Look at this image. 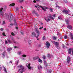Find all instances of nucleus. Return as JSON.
I'll return each instance as SVG.
<instances>
[{"instance_id": "nucleus-1", "label": "nucleus", "mask_w": 73, "mask_h": 73, "mask_svg": "<svg viewBox=\"0 0 73 73\" xmlns=\"http://www.w3.org/2000/svg\"><path fill=\"white\" fill-rule=\"evenodd\" d=\"M19 68H20L19 69V72L20 73H23L24 72H25V71L24 70V67L22 65H20L19 66Z\"/></svg>"}, {"instance_id": "nucleus-2", "label": "nucleus", "mask_w": 73, "mask_h": 73, "mask_svg": "<svg viewBox=\"0 0 73 73\" xmlns=\"http://www.w3.org/2000/svg\"><path fill=\"white\" fill-rule=\"evenodd\" d=\"M19 68H20L19 69V72L20 73H23L24 72H25V71L24 70V67L22 65H20L19 66Z\"/></svg>"}, {"instance_id": "nucleus-3", "label": "nucleus", "mask_w": 73, "mask_h": 73, "mask_svg": "<svg viewBox=\"0 0 73 73\" xmlns=\"http://www.w3.org/2000/svg\"><path fill=\"white\" fill-rule=\"evenodd\" d=\"M53 44L55 45L56 46V48H57L58 46H59V43L58 42H56L54 41L52 42Z\"/></svg>"}, {"instance_id": "nucleus-4", "label": "nucleus", "mask_w": 73, "mask_h": 73, "mask_svg": "<svg viewBox=\"0 0 73 73\" xmlns=\"http://www.w3.org/2000/svg\"><path fill=\"white\" fill-rule=\"evenodd\" d=\"M35 31L38 34L37 35V36H36V38H38V37L39 36V35H40V34L39 33V31H38V28H35Z\"/></svg>"}, {"instance_id": "nucleus-5", "label": "nucleus", "mask_w": 73, "mask_h": 73, "mask_svg": "<svg viewBox=\"0 0 73 73\" xmlns=\"http://www.w3.org/2000/svg\"><path fill=\"white\" fill-rule=\"evenodd\" d=\"M50 45V44L49 42H48V41L46 42V48H47V49H49V48Z\"/></svg>"}, {"instance_id": "nucleus-6", "label": "nucleus", "mask_w": 73, "mask_h": 73, "mask_svg": "<svg viewBox=\"0 0 73 73\" xmlns=\"http://www.w3.org/2000/svg\"><path fill=\"white\" fill-rule=\"evenodd\" d=\"M67 62L68 63H69L70 61H71V58H70V57L69 56H68L67 57Z\"/></svg>"}, {"instance_id": "nucleus-7", "label": "nucleus", "mask_w": 73, "mask_h": 73, "mask_svg": "<svg viewBox=\"0 0 73 73\" xmlns=\"http://www.w3.org/2000/svg\"><path fill=\"white\" fill-rule=\"evenodd\" d=\"M27 67L28 68V69H29L30 70H31V69L33 70V68H32L31 67V64L30 63L29 64L28 66H27Z\"/></svg>"}, {"instance_id": "nucleus-8", "label": "nucleus", "mask_w": 73, "mask_h": 73, "mask_svg": "<svg viewBox=\"0 0 73 73\" xmlns=\"http://www.w3.org/2000/svg\"><path fill=\"white\" fill-rule=\"evenodd\" d=\"M62 12L64 13H65V14H67V15H68V13H69V11L66 10H63Z\"/></svg>"}, {"instance_id": "nucleus-9", "label": "nucleus", "mask_w": 73, "mask_h": 73, "mask_svg": "<svg viewBox=\"0 0 73 73\" xmlns=\"http://www.w3.org/2000/svg\"><path fill=\"white\" fill-rule=\"evenodd\" d=\"M37 7H38V8H42V9L44 11H46V9H44V7H42L41 6H40L38 5L37 6Z\"/></svg>"}, {"instance_id": "nucleus-10", "label": "nucleus", "mask_w": 73, "mask_h": 73, "mask_svg": "<svg viewBox=\"0 0 73 73\" xmlns=\"http://www.w3.org/2000/svg\"><path fill=\"white\" fill-rule=\"evenodd\" d=\"M31 36L32 37H33V36L36 37V34H35V32H33L32 33V35H31Z\"/></svg>"}, {"instance_id": "nucleus-11", "label": "nucleus", "mask_w": 73, "mask_h": 73, "mask_svg": "<svg viewBox=\"0 0 73 73\" xmlns=\"http://www.w3.org/2000/svg\"><path fill=\"white\" fill-rule=\"evenodd\" d=\"M48 17L49 19H52L53 20H54V18H53V17H52V15H51L50 14V15H49L48 16Z\"/></svg>"}, {"instance_id": "nucleus-12", "label": "nucleus", "mask_w": 73, "mask_h": 73, "mask_svg": "<svg viewBox=\"0 0 73 73\" xmlns=\"http://www.w3.org/2000/svg\"><path fill=\"white\" fill-rule=\"evenodd\" d=\"M71 50H72V49L70 48H69L68 50V52L69 54H72V53H71Z\"/></svg>"}, {"instance_id": "nucleus-13", "label": "nucleus", "mask_w": 73, "mask_h": 73, "mask_svg": "<svg viewBox=\"0 0 73 73\" xmlns=\"http://www.w3.org/2000/svg\"><path fill=\"white\" fill-rule=\"evenodd\" d=\"M38 58H39L38 56L34 57L33 58V60H37V59H38Z\"/></svg>"}, {"instance_id": "nucleus-14", "label": "nucleus", "mask_w": 73, "mask_h": 73, "mask_svg": "<svg viewBox=\"0 0 73 73\" xmlns=\"http://www.w3.org/2000/svg\"><path fill=\"white\" fill-rule=\"evenodd\" d=\"M6 53V51H4V52L2 53V55L3 56V57H5V54Z\"/></svg>"}, {"instance_id": "nucleus-15", "label": "nucleus", "mask_w": 73, "mask_h": 73, "mask_svg": "<svg viewBox=\"0 0 73 73\" xmlns=\"http://www.w3.org/2000/svg\"><path fill=\"white\" fill-rule=\"evenodd\" d=\"M69 36L70 37H72L73 36V34H72V33L70 32V34H69Z\"/></svg>"}, {"instance_id": "nucleus-16", "label": "nucleus", "mask_w": 73, "mask_h": 73, "mask_svg": "<svg viewBox=\"0 0 73 73\" xmlns=\"http://www.w3.org/2000/svg\"><path fill=\"white\" fill-rule=\"evenodd\" d=\"M14 5H15V3H13L10 5V7H13V6H14Z\"/></svg>"}, {"instance_id": "nucleus-17", "label": "nucleus", "mask_w": 73, "mask_h": 73, "mask_svg": "<svg viewBox=\"0 0 73 73\" xmlns=\"http://www.w3.org/2000/svg\"><path fill=\"white\" fill-rule=\"evenodd\" d=\"M44 19L47 21V22H48L50 21V19H49V18H48V19H46V18H44Z\"/></svg>"}, {"instance_id": "nucleus-18", "label": "nucleus", "mask_w": 73, "mask_h": 73, "mask_svg": "<svg viewBox=\"0 0 73 73\" xmlns=\"http://www.w3.org/2000/svg\"><path fill=\"white\" fill-rule=\"evenodd\" d=\"M38 62H41L42 63V60L41 59H40V58L38 59Z\"/></svg>"}, {"instance_id": "nucleus-19", "label": "nucleus", "mask_w": 73, "mask_h": 73, "mask_svg": "<svg viewBox=\"0 0 73 73\" xmlns=\"http://www.w3.org/2000/svg\"><path fill=\"white\" fill-rule=\"evenodd\" d=\"M14 24L15 25H17V23H16V19H14Z\"/></svg>"}, {"instance_id": "nucleus-20", "label": "nucleus", "mask_w": 73, "mask_h": 73, "mask_svg": "<svg viewBox=\"0 0 73 73\" xmlns=\"http://www.w3.org/2000/svg\"><path fill=\"white\" fill-rule=\"evenodd\" d=\"M3 68L4 69V71L6 72V73H7V70L6 68H5V67L3 66Z\"/></svg>"}, {"instance_id": "nucleus-21", "label": "nucleus", "mask_w": 73, "mask_h": 73, "mask_svg": "<svg viewBox=\"0 0 73 73\" xmlns=\"http://www.w3.org/2000/svg\"><path fill=\"white\" fill-rule=\"evenodd\" d=\"M28 43L30 45H31V44H32V42L31 41V40H29Z\"/></svg>"}, {"instance_id": "nucleus-22", "label": "nucleus", "mask_w": 73, "mask_h": 73, "mask_svg": "<svg viewBox=\"0 0 73 73\" xmlns=\"http://www.w3.org/2000/svg\"><path fill=\"white\" fill-rule=\"evenodd\" d=\"M12 17H13V16H12V15H11V16H10V18L9 19V21L10 22H11V21L12 20V19H11V18Z\"/></svg>"}, {"instance_id": "nucleus-23", "label": "nucleus", "mask_w": 73, "mask_h": 73, "mask_svg": "<svg viewBox=\"0 0 73 73\" xmlns=\"http://www.w3.org/2000/svg\"><path fill=\"white\" fill-rule=\"evenodd\" d=\"M3 8H1V9H0V13H1V12L3 11Z\"/></svg>"}, {"instance_id": "nucleus-24", "label": "nucleus", "mask_w": 73, "mask_h": 73, "mask_svg": "<svg viewBox=\"0 0 73 73\" xmlns=\"http://www.w3.org/2000/svg\"><path fill=\"white\" fill-rule=\"evenodd\" d=\"M19 3H21L24 2V0H19Z\"/></svg>"}, {"instance_id": "nucleus-25", "label": "nucleus", "mask_w": 73, "mask_h": 73, "mask_svg": "<svg viewBox=\"0 0 73 73\" xmlns=\"http://www.w3.org/2000/svg\"><path fill=\"white\" fill-rule=\"evenodd\" d=\"M56 39H57V37H56V36L53 37V40H56Z\"/></svg>"}, {"instance_id": "nucleus-26", "label": "nucleus", "mask_w": 73, "mask_h": 73, "mask_svg": "<svg viewBox=\"0 0 73 73\" xmlns=\"http://www.w3.org/2000/svg\"><path fill=\"white\" fill-rule=\"evenodd\" d=\"M67 27V28H72V26L70 25H68Z\"/></svg>"}, {"instance_id": "nucleus-27", "label": "nucleus", "mask_w": 73, "mask_h": 73, "mask_svg": "<svg viewBox=\"0 0 73 73\" xmlns=\"http://www.w3.org/2000/svg\"><path fill=\"white\" fill-rule=\"evenodd\" d=\"M52 73V70H49V72H47V73Z\"/></svg>"}, {"instance_id": "nucleus-28", "label": "nucleus", "mask_w": 73, "mask_h": 73, "mask_svg": "<svg viewBox=\"0 0 73 73\" xmlns=\"http://www.w3.org/2000/svg\"><path fill=\"white\" fill-rule=\"evenodd\" d=\"M2 35L4 36H6V35H5V33L4 32H3V33Z\"/></svg>"}, {"instance_id": "nucleus-29", "label": "nucleus", "mask_w": 73, "mask_h": 73, "mask_svg": "<svg viewBox=\"0 0 73 73\" xmlns=\"http://www.w3.org/2000/svg\"><path fill=\"white\" fill-rule=\"evenodd\" d=\"M64 37L65 39H66V38H68V36H67L66 35H65L64 36Z\"/></svg>"}, {"instance_id": "nucleus-30", "label": "nucleus", "mask_w": 73, "mask_h": 73, "mask_svg": "<svg viewBox=\"0 0 73 73\" xmlns=\"http://www.w3.org/2000/svg\"><path fill=\"white\" fill-rule=\"evenodd\" d=\"M42 58H43L44 59V60H45V59L46 58V57H45V55H43L42 56Z\"/></svg>"}, {"instance_id": "nucleus-31", "label": "nucleus", "mask_w": 73, "mask_h": 73, "mask_svg": "<svg viewBox=\"0 0 73 73\" xmlns=\"http://www.w3.org/2000/svg\"><path fill=\"white\" fill-rule=\"evenodd\" d=\"M22 57H27V55L25 54H23L22 55Z\"/></svg>"}, {"instance_id": "nucleus-32", "label": "nucleus", "mask_w": 73, "mask_h": 73, "mask_svg": "<svg viewBox=\"0 0 73 73\" xmlns=\"http://www.w3.org/2000/svg\"><path fill=\"white\" fill-rule=\"evenodd\" d=\"M11 35H12V36H15V34L13 33V32H12L11 33Z\"/></svg>"}, {"instance_id": "nucleus-33", "label": "nucleus", "mask_w": 73, "mask_h": 73, "mask_svg": "<svg viewBox=\"0 0 73 73\" xmlns=\"http://www.w3.org/2000/svg\"><path fill=\"white\" fill-rule=\"evenodd\" d=\"M7 40L8 42H9V43H11V41L7 39Z\"/></svg>"}, {"instance_id": "nucleus-34", "label": "nucleus", "mask_w": 73, "mask_h": 73, "mask_svg": "<svg viewBox=\"0 0 73 73\" xmlns=\"http://www.w3.org/2000/svg\"><path fill=\"white\" fill-rule=\"evenodd\" d=\"M45 39V36H44L42 38V40H44Z\"/></svg>"}, {"instance_id": "nucleus-35", "label": "nucleus", "mask_w": 73, "mask_h": 73, "mask_svg": "<svg viewBox=\"0 0 73 73\" xmlns=\"http://www.w3.org/2000/svg\"><path fill=\"white\" fill-rule=\"evenodd\" d=\"M58 19H59V20H61V16H60L58 17Z\"/></svg>"}, {"instance_id": "nucleus-36", "label": "nucleus", "mask_w": 73, "mask_h": 73, "mask_svg": "<svg viewBox=\"0 0 73 73\" xmlns=\"http://www.w3.org/2000/svg\"><path fill=\"white\" fill-rule=\"evenodd\" d=\"M18 53V54L20 55V54H21V51L19 52Z\"/></svg>"}, {"instance_id": "nucleus-37", "label": "nucleus", "mask_w": 73, "mask_h": 73, "mask_svg": "<svg viewBox=\"0 0 73 73\" xmlns=\"http://www.w3.org/2000/svg\"><path fill=\"white\" fill-rule=\"evenodd\" d=\"M44 63L46 66H47V65H46V61L44 62Z\"/></svg>"}, {"instance_id": "nucleus-38", "label": "nucleus", "mask_w": 73, "mask_h": 73, "mask_svg": "<svg viewBox=\"0 0 73 73\" xmlns=\"http://www.w3.org/2000/svg\"><path fill=\"white\" fill-rule=\"evenodd\" d=\"M16 11H19V8H18V7L16 8Z\"/></svg>"}, {"instance_id": "nucleus-39", "label": "nucleus", "mask_w": 73, "mask_h": 73, "mask_svg": "<svg viewBox=\"0 0 73 73\" xmlns=\"http://www.w3.org/2000/svg\"><path fill=\"white\" fill-rule=\"evenodd\" d=\"M3 25H4V24H5V21H3Z\"/></svg>"}, {"instance_id": "nucleus-40", "label": "nucleus", "mask_w": 73, "mask_h": 73, "mask_svg": "<svg viewBox=\"0 0 73 73\" xmlns=\"http://www.w3.org/2000/svg\"><path fill=\"white\" fill-rule=\"evenodd\" d=\"M50 12H53V9H50Z\"/></svg>"}, {"instance_id": "nucleus-41", "label": "nucleus", "mask_w": 73, "mask_h": 73, "mask_svg": "<svg viewBox=\"0 0 73 73\" xmlns=\"http://www.w3.org/2000/svg\"><path fill=\"white\" fill-rule=\"evenodd\" d=\"M5 43L6 44H8V42H7V41L5 40Z\"/></svg>"}, {"instance_id": "nucleus-42", "label": "nucleus", "mask_w": 73, "mask_h": 73, "mask_svg": "<svg viewBox=\"0 0 73 73\" xmlns=\"http://www.w3.org/2000/svg\"><path fill=\"white\" fill-rule=\"evenodd\" d=\"M64 2L65 3H68V1L66 0H64Z\"/></svg>"}, {"instance_id": "nucleus-43", "label": "nucleus", "mask_w": 73, "mask_h": 73, "mask_svg": "<svg viewBox=\"0 0 73 73\" xmlns=\"http://www.w3.org/2000/svg\"><path fill=\"white\" fill-rule=\"evenodd\" d=\"M13 42H14L15 43H16V41H15V40H13Z\"/></svg>"}, {"instance_id": "nucleus-44", "label": "nucleus", "mask_w": 73, "mask_h": 73, "mask_svg": "<svg viewBox=\"0 0 73 73\" xmlns=\"http://www.w3.org/2000/svg\"><path fill=\"white\" fill-rule=\"evenodd\" d=\"M13 25V24L12 23H11L10 25V27H12V25Z\"/></svg>"}, {"instance_id": "nucleus-45", "label": "nucleus", "mask_w": 73, "mask_h": 73, "mask_svg": "<svg viewBox=\"0 0 73 73\" xmlns=\"http://www.w3.org/2000/svg\"><path fill=\"white\" fill-rule=\"evenodd\" d=\"M62 48H65V45L63 44L62 45Z\"/></svg>"}, {"instance_id": "nucleus-46", "label": "nucleus", "mask_w": 73, "mask_h": 73, "mask_svg": "<svg viewBox=\"0 0 73 73\" xmlns=\"http://www.w3.org/2000/svg\"><path fill=\"white\" fill-rule=\"evenodd\" d=\"M40 68L41 69H42V66H41V65H40Z\"/></svg>"}, {"instance_id": "nucleus-47", "label": "nucleus", "mask_w": 73, "mask_h": 73, "mask_svg": "<svg viewBox=\"0 0 73 73\" xmlns=\"http://www.w3.org/2000/svg\"><path fill=\"white\" fill-rule=\"evenodd\" d=\"M20 33L22 35H24V33H23V32H21Z\"/></svg>"}, {"instance_id": "nucleus-48", "label": "nucleus", "mask_w": 73, "mask_h": 73, "mask_svg": "<svg viewBox=\"0 0 73 73\" xmlns=\"http://www.w3.org/2000/svg\"><path fill=\"white\" fill-rule=\"evenodd\" d=\"M66 23H69V21L68 20H66Z\"/></svg>"}, {"instance_id": "nucleus-49", "label": "nucleus", "mask_w": 73, "mask_h": 73, "mask_svg": "<svg viewBox=\"0 0 73 73\" xmlns=\"http://www.w3.org/2000/svg\"><path fill=\"white\" fill-rule=\"evenodd\" d=\"M7 50L8 51H9H9H10L11 50H10V49L9 48L7 49Z\"/></svg>"}, {"instance_id": "nucleus-50", "label": "nucleus", "mask_w": 73, "mask_h": 73, "mask_svg": "<svg viewBox=\"0 0 73 73\" xmlns=\"http://www.w3.org/2000/svg\"><path fill=\"white\" fill-rule=\"evenodd\" d=\"M33 2L34 3H36V1L35 0H34L33 1Z\"/></svg>"}, {"instance_id": "nucleus-51", "label": "nucleus", "mask_w": 73, "mask_h": 73, "mask_svg": "<svg viewBox=\"0 0 73 73\" xmlns=\"http://www.w3.org/2000/svg\"><path fill=\"white\" fill-rule=\"evenodd\" d=\"M69 29H70V30H71L72 29V28H68Z\"/></svg>"}, {"instance_id": "nucleus-52", "label": "nucleus", "mask_w": 73, "mask_h": 73, "mask_svg": "<svg viewBox=\"0 0 73 73\" xmlns=\"http://www.w3.org/2000/svg\"><path fill=\"white\" fill-rule=\"evenodd\" d=\"M71 39L72 40H73V36H72L71 37Z\"/></svg>"}, {"instance_id": "nucleus-53", "label": "nucleus", "mask_w": 73, "mask_h": 73, "mask_svg": "<svg viewBox=\"0 0 73 73\" xmlns=\"http://www.w3.org/2000/svg\"><path fill=\"white\" fill-rule=\"evenodd\" d=\"M1 16H4V14H3V13L1 14Z\"/></svg>"}, {"instance_id": "nucleus-54", "label": "nucleus", "mask_w": 73, "mask_h": 73, "mask_svg": "<svg viewBox=\"0 0 73 73\" xmlns=\"http://www.w3.org/2000/svg\"><path fill=\"white\" fill-rule=\"evenodd\" d=\"M45 8L47 9H49V8H48V7H45Z\"/></svg>"}, {"instance_id": "nucleus-55", "label": "nucleus", "mask_w": 73, "mask_h": 73, "mask_svg": "<svg viewBox=\"0 0 73 73\" xmlns=\"http://www.w3.org/2000/svg\"><path fill=\"white\" fill-rule=\"evenodd\" d=\"M57 35H58L59 36H60V34L59 33H58Z\"/></svg>"}, {"instance_id": "nucleus-56", "label": "nucleus", "mask_w": 73, "mask_h": 73, "mask_svg": "<svg viewBox=\"0 0 73 73\" xmlns=\"http://www.w3.org/2000/svg\"><path fill=\"white\" fill-rule=\"evenodd\" d=\"M52 16L54 17H55V15H52Z\"/></svg>"}, {"instance_id": "nucleus-57", "label": "nucleus", "mask_w": 73, "mask_h": 73, "mask_svg": "<svg viewBox=\"0 0 73 73\" xmlns=\"http://www.w3.org/2000/svg\"><path fill=\"white\" fill-rule=\"evenodd\" d=\"M38 69H39V70H40V68L39 67V66H38Z\"/></svg>"}, {"instance_id": "nucleus-58", "label": "nucleus", "mask_w": 73, "mask_h": 73, "mask_svg": "<svg viewBox=\"0 0 73 73\" xmlns=\"http://www.w3.org/2000/svg\"><path fill=\"white\" fill-rule=\"evenodd\" d=\"M1 31H3V29L2 28H1Z\"/></svg>"}, {"instance_id": "nucleus-59", "label": "nucleus", "mask_w": 73, "mask_h": 73, "mask_svg": "<svg viewBox=\"0 0 73 73\" xmlns=\"http://www.w3.org/2000/svg\"><path fill=\"white\" fill-rule=\"evenodd\" d=\"M17 48V47L16 46H15V47H14L15 48Z\"/></svg>"}, {"instance_id": "nucleus-60", "label": "nucleus", "mask_w": 73, "mask_h": 73, "mask_svg": "<svg viewBox=\"0 0 73 73\" xmlns=\"http://www.w3.org/2000/svg\"><path fill=\"white\" fill-rule=\"evenodd\" d=\"M0 51H1V52H2V51H3V50H2V49H0Z\"/></svg>"}, {"instance_id": "nucleus-61", "label": "nucleus", "mask_w": 73, "mask_h": 73, "mask_svg": "<svg viewBox=\"0 0 73 73\" xmlns=\"http://www.w3.org/2000/svg\"><path fill=\"white\" fill-rule=\"evenodd\" d=\"M38 46H39V47H41V44H39Z\"/></svg>"}, {"instance_id": "nucleus-62", "label": "nucleus", "mask_w": 73, "mask_h": 73, "mask_svg": "<svg viewBox=\"0 0 73 73\" xmlns=\"http://www.w3.org/2000/svg\"><path fill=\"white\" fill-rule=\"evenodd\" d=\"M44 31H46V28H44Z\"/></svg>"}, {"instance_id": "nucleus-63", "label": "nucleus", "mask_w": 73, "mask_h": 73, "mask_svg": "<svg viewBox=\"0 0 73 73\" xmlns=\"http://www.w3.org/2000/svg\"><path fill=\"white\" fill-rule=\"evenodd\" d=\"M9 49H10V50H12V48H10Z\"/></svg>"}, {"instance_id": "nucleus-64", "label": "nucleus", "mask_w": 73, "mask_h": 73, "mask_svg": "<svg viewBox=\"0 0 73 73\" xmlns=\"http://www.w3.org/2000/svg\"><path fill=\"white\" fill-rule=\"evenodd\" d=\"M72 54L73 55V50L72 51Z\"/></svg>"}]
</instances>
